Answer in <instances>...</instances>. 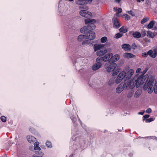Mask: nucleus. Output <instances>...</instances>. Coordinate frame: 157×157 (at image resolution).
Returning <instances> with one entry per match:
<instances>
[{
    "label": "nucleus",
    "mask_w": 157,
    "mask_h": 157,
    "mask_svg": "<svg viewBox=\"0 0 157 157\" xmlns=\"http://www.w3.org/2000/svg\"><path fill=\"white\" fill-rule=\"evenodd\" d=\"M147 79V75H145L142 77L137 75L132 79L124 83V87L127 90L132 89L136 86L137 87H138L140 85L143 84L145 80L146 81Z\"/></svg>",
    "instance_id": "obj_1"
},
{
    "label": "nucleus",
    "mask_w": 157,
    "mask_h": 157,
    "mask_svg": "<svg viewBox=\"0 0 157 157\" xmlns=\"http://www.w3.org/2000/svg\"><path fill=\"white\" fill-rule=\"evenodd\" d=\"M145 82H146L144 87L143 89L144 90H146L148 89L147 91L148 93H151L153 89L155 93H157V82L155 83V85L153 87V84L155 83V81L152 80H149L148 82L145 80Z\"/></svg>",
    "instance_id": "obj_2"
},
{
    "label": "nucleus",
    "mask_w": 157,
    "mask_h": 157,
    "mask_svg": "<svg viewBox=\"0 0 157 157\" xmlns=\"http://www.w3.org/2000/svg\"><path fill=\"white\" fill-rule=\"evenodd\" d=\"M104 44H97L94 45L93 48L94 51L96 52V54L99 57L102 56L107 53V49L104 48Z\"/></svg>",
    "instance_id": "obj_3"
},
{
    "label": "nucleus",
    "mask_w": 157,
    "mask_h": 157,
    "mask_svg": "<svg viewBox=\"0 0 157 157\" xmlns=\"http://www.w3.org/2000/svg\"><path fill=\"white\" fill-rule=\"evenodd\" d=\"M103 61L106 62L105 67L107 71L108 72H113L116 67L117 64L115 63L117 61V59H102Z\"/></svg>",
    "instance_id": "obj_4"
},
{
    "label": "nucleus",
    "mask_w": 157,
    "mask_h": 157,
    "mask_svg": "<svg viewBox=\"0 0 157 157\" xmlns=\"http://www.w3.org/2000/svg\"><path fill=\"white\" fill-rule=\"evenodd\" d=\"M124 73V80H127L130 79L134 73V71L132 69H130L126 73L125 71H122Z\"/></svg>",
    "instance_id": "obj_5"
},
{
    "label": "nucleus",
    "mask_w": 157,
    "mask_h": 157,
    "mask_svg": "<svg viewBox=\"0 0 157 157\" xmlns=\"http://www.w3.org/2000/svg\"><path fill=\"white\" fill-rule=\"evenodd\" d=\"M76 3L78 5H82L79 6L80 9H85L86 10L88 9V8L86 6L84 5L86 3V1L85 0H76Z\"/></svg>",
    "instance_id": "obj_6"
},
{
    "label": "nucleus",
    "mask_w": 157,
    "mask_h": 157,
    "mask_svg": "<svg viewBox=\"0 0 157 157\" xmlns=\"http://www.w3.org/2000/svg\"><path fill=\"white\" fill-rule=\"evenodd\" d=\"M80 14L82 16L85 17H92L91 13L86 10H81L79 12Z\"/></svg>",
    "instance_id": "obj_7"
},
{
    "label": "nucleus",
    "mask_w": 157,
    "mask_h": 157,
    "mask_svg": "<svg viewBox=\"0 0 157 157\" xmlns=\"http://www.w3.org/2000/svg\"><path fill=\"white\" fill-rule=\"evenodd\" d=\"M100 60L102 59H98L97 63H94L92 66V69L93 70L95 71L98 70L99 69L101 66V63Z\"/></svg>",
    "instance_id": "obj_8"
},
{
    "label": "nucleus",
    "mask_w": 157,
    "mask_h": 157,
    "mask_svg": "<svg viewBox=\"0 0 157 157\" xmlns=\"http://www.w3.org/2000/svg\"><path fill=\"white\" fill-rule=\"evenodd\" d=\"M124 72L122 71L117 76V78L115 80V82L117 83H120L124 78Z\"/></svg>",
    "instance_id": "obj_9"
},
{
    "label": "nucleus",
    "mask_w": 157,
    "mask_h": 157,
    "mask_svg": "<svg viewBox=\"0 0 157 157\" xmlns=\"http://www.w3.org/2000/svg\"><path fill=\"white\" fill-rule=\"evenodd\" d=\"M89 34L86 35V38L87 39H89L90 40H93L95 38L96 36L95 33L93 31H89Z\"/></svg>",
    "instance_id": "obj_10"
},
{
    "label": "nucleus",
    "mask_w": 157,
    "mask_h": 157,
    "mask_svg": "<svg viewBox=\"0 0 157 157\" xmlns=\"http://www.w3.org/2000/svg\"><path fill=\"white\" fill-rule=\"evenodd\" d=\"M124 89H125V87H124V83L123 84L122 83H121L116 88V92L117 93L120 94L123 90Z\"/></svg>",
    "instance_id": "obj_11"
},
{
    "label": "nucleus",
    "mask_w": 157,
    "mask_h": 157,
    "mask_svg": "<svg viewBox=\"0 0 157 157\" xmlns=\"http://www.w3.org/2000/svg\"><path fill=\"white\" fill-rule=\"evenodd\" d=\"M148 53L151 57L155 58L157 56V48L149 50Z\"/></svg>",
    "instance_id": "obj_12"
},
{
    "label": "nucleus",
    "mask_w": 157,
    "mask_h": 157,
    "mask_svg": "<svg viewBox=\"0 0 157 157\" xmlns=\"http://www.w3.org/2000/svg\"><path fill=\"white\" fill-rule=\"evenodd\" d=\"M122 48L124 50L128 52L131 50V47L128 44H124L122 45Z\"/></svg>",
    "instance_id": "obj_13"
},
{
    "label": "nucleus",
    "mask_w": 157,
    "mask_h": 157,
    "mask_svg": "<svg viewBox=\"0 0 157 157\" xmlns=\"http://www.w3.org/2000/svg\"><path fill=\"white\" fill-rule=\"evenodd\" d=\"M85 21L86 24H89V25L94 24L96 22V20L94 19L89 18L86 19Z\"/></svg>",
    "instance_id": "obj_14"
},
{
    "label": "nucleus",
    "mask_w": 157,
    "mask_h": 157,
    "mask_svg": "<svg viewBox=\"0 0 157 157\" xmlns=\"http://www.w3.org/2000/svg\"><path fill=\"white\" fill-rule=\"evenodd\" d=\"M121 70V69L120 67H116L114 69V70L112 72V75L113 76L117 75L118 73Z\"/></svg>",
    "instance_id": "obj_15"
},
{
    "label": "nucleus",
    "mask_w": 157,
    "mask_h": 157,
    "mask_svg": "<svg viewBox=\"0 0 157 157\" xmlns=\"http://www.w3.org/2000/svg\"><path fill=\"white\" fill-rule=\"evenodd\" d=\"M89 27H90L88 26L87 25L82 28L80 30L81 32L82 33H85L87 32H89L90 31L89 30V29H88Z\"/></svg>",
    "instance_id": "obj_16"
},
{
    "label": "nucleus",
    "mask_w": 157,
    "mask_h": 157,
    "mask_svg": "<svg viewBox=\"0 0 157 157\" xmlns=\"http://www.w3.org/2000/svg\"><path fill=\"white\" fill-rule=\"evenodd\" d=\"M142 94V90L139 89L135 93L134 97L135 98H138L140 97Z\"/></svg>",
    "instance_id": "obj_17"
},
{
    "label": "nucleus",
    "mask_w": 157,
    "mask_h": 157,
    "mask_svg": "<svg viewBox=\"0 0 157 157\" xmlns=\"http://www.w3.org/2000/svg\"><path fill=\"white\" fill-rule=\"evenodd\" d=\"M123 56L125 58H135V56L131 53H126L124 54Z\"/></svg>",
    "instance_id": "obj_18"
},
{
    "label": "nucleus",
    "mask_w": 157,
    "mask_h": 157,
    "mask_svg": "<svg viewBox=\"0 0 157 157\" xmlns=\"http://www.w3.org/2000/svg\"><path fill=\"white\" fill-rule=\"evenodd\" d=\"M120 25L119 22L118 20L117 19H115L114 20L113 23V27L116 28H118Z\"/></svg>",
    "instance_id": "obj_19"
},
{
    "label": "nucleus",
    "mask_w": 157,
    "mask_h": 157,
    "mask_svg": "<svg viewBox=\"0 0 157 157\" xmlns=\"http://www.w3.org/2000/svg\"><path fill=\"white\" fill-rule=\"evenodd\" d=\"M28 141L30 143L34 142L36 141V138L31 136H28L27 137Z\"/></svg>",
    "instance_id": "obj_20"
},
{
    "label": "nucleus",
    "mask_w": 157,
    "mask_h": 157,
    "mask_svg": "<svg viewBox=\"0 0 157 157\" xmlns=\"http://www.w3.org/2000/svg\"><path fill=\"white\" fill-rule=\"evenodd\" d=\"M86 35H81L79 36L77 38V40L79 41H82L86 39Z\"/></svg>",
    "instance_id": "obj_21"
},
{
    "label": "nucleus",
    "mask_w": 157,
    "mask_h": 157,
    "mask_svg": "<svg viewBox=\"0 0 157 157\" xmlns=\"http://www.w3.org/2000/svg\"><path fill=\"white\" fill-rule=\"evenodd\" d=\"M147 37L151 38H154L155 36L154 33L149 31L147 32Z\"/></svg>",
    "instance_id": "obj_22"
},
{
    "label": "nucleus",
    "mask_w": 157,
    "mask_h": 157,
    "mask_svg": "<svg viewBox=\"0 0 157 157\" xmlns=\"http://www.w3.org/2000/svg\"><path fill=\"white\" fill-rule=\"evenodd\" d=\"M132 35L133 37L137 38H139L141 36V34L138 32H133Z\"/></svg>",
    "instance_id": "obj_23"
},
{
    "label": "nucleus",
    "mask_w": 157,
    "mask_h": 157,
    "mask_svg": "<svg viewBox=\"0 0 157 157\" xmlns=\"http://www.w3.org/2000/svg\"><path fill=\"white\" fill-rule=\"evenodd\" d=\"M113 57V55L112 53H109L105 55L104 56L105 59H112Z\"/></svg>",
    "instance_id": "obj_24"
},
{
    "label": "nucleus",
    "mask_w": 157,
    "mask_h": 157,
    "mask_svg": "<svg viewBox=\"0 0 157 157\" xmlns=\"http://www.w3.org/2000/svg\"><path fill=\"white\" fill-rule=\"evenodd\" d=\"M39 144V143L38 142H36L34 143V148L35 150H37L38 151H40L41 150L40 148L38 146V145Z\"/></svg>",
    "instance_id": "obj_25"
},
{
    "label": "nucleus",
    "mask_w": 157,
    "mask_h": 157,
    "mask_svg": "<svg viewBox=\"0 0 157 157\" xmlns=\"http://www.w3.org/2000/svg\"><path fill=\"white\" fill-rule=\"evenodd\" d=\"M119 31L120 32H122L124 33H125L127 32V29L125 26H122L119 29Z\"/></svg>",
    "instance_id": "obj_26"
},
{
    "label": "nucleus",
    "mask_w": 157,
    "mask_h": 157,
    "mask_svg": "<svg viewBox=\"0 0 157 157\" xmlns=\"http://www.w3.org/2000/svg\"><path fill=\"white\" fill-rule=\"evenodd\" d=\"M154 22L152 21H150L147 25V28L148 29H150L152 28L154 25Z\"/></svg>",
    "instance_id": "obj_27"
},
{
    "label": "nucleus",
    "mask_w": 157,
    "mask_h": 157,
    "mask_svg": "<svg viewBox=\"0 0 157 157\" xmlns=\"http://www.w3.org/2000/svg\"><path fill=\"white\" fill-rule=\"evenodd\" d=\"M87 26L90 27H89L88 28L90 31H91V30L94 29L96 28V26L94 24L90 25H87Z\"/></svg>",
    "instance_id": "obj_28"
},
{
    "label": "nucleus",
    "mask_w": 157,
    "mask_h": 157,
    "mask_svg": "<svg viewBox=\"0 0 157 157\" xmlns=\"http://www.w3.org/2000/svg\"><path fill=\"white\" fill-rule=\"evenodd\" d=\"M87 26L90 27H89L88 28L90 31H91V30L94 29L96 28V26L94 24L90 25H87Z\"/></svg>",
    "instance_id": "obj_29"
},
{
    "label": "nucleus",
    "mask_w": 157,
    "mask_h": 157,
    "mask_svg": "<svg viewBox=\"0 0 157 157\" xmlns=\"http://www.w3.org/2000/svg\"><path fill=\"white\" fill-rule=\"evenodd\" d=\"M101 42L105 43L107 41V38L106 36H104L101 38L100 39Z\"/></svg>",
    "instance_id": "obj_30"
},
{
    "label": "nucleus",
    "mask_w": 157,
    "mask_h": 157,
    "mask_svg": "<svg viewBox=\"0 0 157 157\" xmlns=\"http://www.w3.org/2000/svg\"><path fill=\"white\" fill-rule=\"evenodd\" d=\"M123 34L120 33H119L115 35V38L116 39H118L123 36Z\"/></svg>",
    "instance_id": "obj_31"
},
{
    "label": "nucleus",
    "mask_w": 157,
    "mask_h": 157,
    "mask_svg": "<svg viewBox=\"0 0 157 157\" xmlns=\"http://www.w3.org/2000/svg\"><path fill=\"white\" fill-rule=\"evenodd\" d=\"M114 83V81L113 79H110L108 82V85L110 86L112 85Z\"/></svg>",
    "instance_id": "obj_32"
},
{
    "label": "nucleus",
    "mask_w": 157,
    "mask_h": 157,
    "mask_svg": "<svg viewBox=\"0 0 157 157\" xmlns=\"http://www.w3.org/2000/svg\"><path fill=\"white\" fill-rule=\"evenodd\" d=\"M46 145L48 147H51L52 145L51 142L49 141H47L46 143Z\"/></svg>",
    "instance_id": "obj_33"
},
{
    "label": "nucleus",
    "mask_w": 157,
    "mask_h": 157,
    "mask_svg": "<svg viewBox=\"0 0 157 157\" xmlns=\"http://www.w3.org/2000/svg\"><path fill=\"white\" fill-rule=\"evenodd\" d=\"M124 17V18L125 20H128L130 19V17L129 16L126 14H125L123 15V16Z\"/></svg>",
    "instance_id": "obj_34"
},
{
    "label": "nucleus",
    "mask_w": 157,
    "mask_h": 157,
    "mask_svg": "<svg viewBox=\"0 0 157 157\" xmlns=\"http://www.w3.org/2000/svg\"><path fill=\"white\" fill-rule=\"evenodd\" d=\"M133 95V93L132 92H130L128 93L127 95V97L128 98H131Z\"/></svg>",
    "instance_id": "obj_35"
},
{
    "label": "nucleus",
    "mask_w": 157,
    "mask_h": 157,
    "mask_svg": "<svg viewBox=\"0 0 157 157\" xmlns=\"http://www.w3.org/2000/svg\"><path fill=\"white\" fill-rule=\"evenodd\" d=\"M1 119L2 122H5L6 121V118L4 116H2L1 117Z\"/></svg>",
    "instance_id": "obj_36"
},
{
    "label": "nucleus",
    "mask_w": 157,
    "mask_h": 157,
    "mask_svg": "<svg viewBox=\"0 0 157 157\" xmlns=\"http://www.w3.org/2000/svg\"><path fill=\"white\" fill-rule=\"evenodd\" d=\"M35 153L40 155H44V153L41 151H35Z\"/></svg>",
    "instance_id": "obj_37"
},
{
    "label": "nucleus",
    "mask_w": 157,
    "mask_h": 157,
    "mask_svg": "<svg viewBox=\"0 0 157 157\" xmlns=\"http://www.w3.org/2000/svg\"><path fill=\"white\" fill-rule=\"evenodd\" d=\"M154 119L152 118H151L148 119H147L146 120V122H150L154 120Z\"/></svg>",
    "instance_id": "obj_38"
},
{
    "label": "nucleus",
    "mask_w": 157,
    "mask_h": 157,
    "mask_svg": "<svg viewBox=\"0 0 157 157\" xmlns=\"http://www.w3.org/2000/svg\"><path fill=\"white\" fill-rule=\"evenodd\" d=\"M127 13L130 14L132 16H135L134 15V14L133 12L132 11V10H130V11H128L127 12Z\"/></svg>",
    "instance_id": "obj_39"
},
{
    "label": "nucleus",
    "mask_w": 157,
    "mask_h": 157,
    "mask_svg": "<svg viewBox=\"0 0 157 157\" xmlns=\"http://www.w3.org/2000/svg\"><path fill=\"white\" fill-rule=\"evenodd\" d=\"M147 21V19L146 18H144L141 21V24H143L145 22H146Z\"/></svg>",
    "instance_id": "obj_40"
},
{
    "label": "nucleus",
    "mask_w": 157,
    "mask_h": 157,
    "mask_svg": "<svg viewBox=\"0 0 157 157\" xmlns=\"http://www.w3.org/2000/svg\"><path fill=\"white\" fill-rule=\"evenodd\" d=\"M113 57H114V59H119L120 58V56L118 54H116L114 55V56Z\"/></svg>",
    "instance_id": "obj_41"
},
{
    "label": "nucleus",
    "mask_w": 157,
    "mask_h": 157,
    "mask_svg": "<svg viewBox=\"0 0 157 157\" xmlns=\"http://www.w3.org/2000/svg\"><path fill=\"white\" fill-rule=\"evenodd\" d=\"M148 52L147 53L146 52H144L142 53V56L144 57H146L148 55Z\"/></svg>",
    "instance_id": "obj_42"
},
{
    "label": "nucleus",
    "mask_w": 157,
    "mask_h": 157,
    "mask_svg": "<svg viewBox=\"0 0 157 157\" xmlns=\"http://www.w3.org/2000/svg\"><path fill=\"white\" fill-rule=\"evenodd\" d=\"M64 13H63L62 14L63 15H66L68 14V11L67 9H66V11H64Z\"/></svg>",
    "instance_id": "obj_43"
},
{
    "label": "nucleus",
    "mask_w": 157,
    "mask_h": 157,
    "mask_svg": "<svg viewBox=\"0 0 157 157\" xmlns=\"http://www.w3.org/2000/svg\"><path fill=\"white\" fill-rule=\"evenodd\" d=\"M151 109L150 108H148V109L146 110V112L147 113H150L151 112Z\"/></svg>",
    "instance_id": "obj_44"
},
{
    "label": "nucleus",
    "mask_w": 157,
    "mask_h": 157,
    "mask_svg": "<svg viewBox=\"0 0 157 157\" xmlns=\"http://www.w3.org/2000/svg\"><path fill=\"white\" fill-rule=\"evenodd\" d=\"M150 117V115H145L144 116V120L145 119H147L148 118Z\"/></svg>",
    "instance_id": "obj_45"
},
{
    "label": "nucleus",
    "mask_w": 157,
    "mask_h": 157,
    "mask_svg": "<svg viewBox=\"0 0 157 157\" xmlns=\"http://www.w3.org/2000/svg\"><path fill=\"white\" fill-rule=\"evenodd\" d=\"M132 48L133 49H135L136 48V45L134 43L132 46Z\"/></svg>",
    "instance_id": "obj_46"
},
{
    "label": "nucleus",
    "mask_w": 157,
    "mask_h": 157,
    "mask_svg": "<svg viewBox=\"0 0 157 157\" xmlns=\"http://www.w3.org/2000/svg\"><path fill=\"white\" fill-rule=\"evenodd\" d=\"M117 11L118 13H121L122 11V10L121 8H119L118 9Z\"/></svg>",
    "instance_id": "obj_47"
},
{
    "label": "nucleus",
    "mask_w": 157,
    "mask_h": 157,
    "mask_svg": "<svg viewBox=\"0 0 157 157\" xmlns=\"http://www.w3.org/2000/svg\"><path fill=\"white\" fill-rule=\"evenodd\" d=\"M141 69L140 68H138L136 71V72L137 73H139L140 72V71H141Z\"/></svg>",
    "instance_id": "obj_48"
},
{
    "label": "nucleus",
    "mask_w": 157,
    "mask_h": 157,
    "mask_svg": "<svg viewBox=\"0 0 157 157\" xmlns=\"http://www.w3.org/2000/svg\"><path fill=\"white\" fill-rule=\"evenodd\" d=\"M144 111L143 112H140L138 113V114H141L143 115L144 113Z\"/></svg>",
    "instance_id": "obj_49"
},
{
    "label": "nucleus",
    "mask_w": 157,
    "mask_h": 157,
    "mask_svg": "<svg viewBox=\"0 0 157 157\" xmlns=\"http://www.w3.org/2000/svg\"><path fill=\"white\" fill-rule=\"evenodd\" d=\"M88 40L84 41L82 42V44L84 45V44H85L87 43H88Z\"/></svg>",
    "instance_id": "obj_50"
},
{
    "label": "nucleus",
    "mask_w": 157,
    "mask_h": 157,
    "mask_svg": "<svg viewBox=\"0 0 157 157\" xmlns=\"http://www.w3.org/2000/svg\"><path fill=\"white\" fill-rule=\"evenodd\" d=\"M121 0H115V2L119 3Z\"/></svg>",
    "instance_id": "obj_51"
},
{
    "label": "nucleus",
    "mask_w": 157,
    "mask_h": 157,
    "mask_svg": "<svg viewBox=\"0 0 157 157\" xmlns=\"http://www.w3.org/2000/svg\"><path fill=\"white\" fill-rule=\"evenodd\" d=\"M137 2H140L141 1H144V0H136Z\"/></svg>",
    "instance_id": "obj_52"
},
{
    "label": "nucleus",
    "mask_w": 157,
    "mask_h": 157,
    "mask_svg": "<svg viewBox=\"0 0 157 157\" xmlns=\"http://www.w3.org/2000/svg\"><path fill=\"white\" fill-rule=\"evenodd\" d=\"M147 71V70H145L143 71L144 74Z\"/></svg>",
    "instance_id": "obj_53"
},
{
    "label": "nucleus",
    "mask_w": 157,
    "mask_h": 157,
    "mask_svg": "<svg viewBox=\"0 0 157 157\" xmlns=\"http://www.w3.org/2000/svg\"><path fill=\"white\" fill-rule=\"evenodd\" d=\"M116 8H115V7H114V8H113V10H114V11H116Z\"/></svg>",
    "instance_id": "obj_54"
},
{
    "label": "nucleus",
    "mask_w": 157,
    "mask_h": 157,
    "mask_svg": "<svg viewBox=\"0 0 157 157\" xmlns=\"http://www.w3.org/2000/svg\"><path fill=\"white\" fill-rule=\"evenodd\" d=\"M69 1L72 2L74 0H68Z\"/></svg>",
    "instance_id": "obj_55"
},
{
    "label": "nucleus",
    "mask_w": 157,
    "mask_h": 157,
    "mask_svg": "<svg viewBox=\"0 0 157 157\" xmlns=\"http://www.w3.org/2000/svg\"><path fill=\"white\" fill-rule=\"evenodd\" d=\"M156 34H157V33H156Z\"/></svg>",
    "instance_id": "obj_56"
}]
</instances>
